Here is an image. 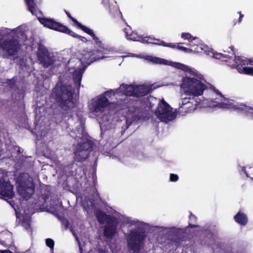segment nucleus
Masks as SVG:
<instances>
[{"label": "nucleus", "mask_w": 253, "mask_h": 253, "mask_svg": "<svg viewBox=\"0 0 253 253\" xmlns=\"http://www.w3.org/2000/svg\"><path fill=\"white\" fill-rule=\"evenodd\" d=\"M78 244H79L80 252H81V253H83V248L81 247V243L79 241H78Z\"/></svg>", "instance_id": "obj_30"}, {"label": "nucleus", "mask_w": 253, "mask_h": 253, "mask_svg": "<svg viewBox=\"0 0 253 253\" xmlns=\"http://www.w3.org/2000/svg\"><path fill=\"white\" fill-rule=\"evenodd\" d=\"M235 221L241 225H245L247 222V218L246 215L241 212H239L234 217Z\"/></svg>", "instance_id": "obj_18"}, {"label": "nucleus", "mask_w": 253, "mask_h": 253, "mask_svg": "<svg viewBox=\"0 0 253 253\" xmlns=\"http://www.w3.org/2000/svg\"><path fill=\"white\" fill-rule=\"evenodd\" d=\"M193 49L188 48L184 46L177 45V48L186 53L199 52L203 51L205 53L210 57L225 61L228 65L233 68H236L241 74L253 75V68L247 66H253V60L247 59L243 56H235L232 46L230 47L229 50L220 53L214 52L212 48L202 43L197 37L193 38L187 44Z\"/></svg>", "instance_id": "obj_3"}, {"label": "nucleus", "mask_w": 253, "mask_h": 253, "mask_svg": "<svg viewBox=\"0 0 253 253\" xmlns=\"http://www.w3.org/2000/svg\"><path fill=\"white\" fill-rule=\"evenodd\" d=\"M104 119H106L107 117L103 116L102 117V120H100L99 121L100 125V128H101V131H103L104 127L107 126V123L104 121Z\"/></svg>", "instance_id": "obj_25"}, {"label": "nucleus", "mask_w": 253, "mask_h": 253, "mask_svg": "<svg viewBox=\"0 0 253 253\" xmlns=\"http://www.w3.org/2000/svg\"><path fill=\"white\" fill-rule=\"evenodd\" d=\"M109 248H110L111 251H112V253H117V252L119 249V247L115 243H112L110 246Z\"/></svg>", "instance_id": "obj_26"}, {"label": "nucleus", "mask_w": 253, "mask_h": 253, "mask_svg": "<svg viewBox=\"0 0 253 253\" xmlns=\"http://www.w3.org/2000/svg\"><path fill=\"white\" fill-rule=\"evenodd\" d=\"M96 216L98 222L100 224H104L105 222H109V217L104 212L101 211H97L96 212Z\"/></svg>", "instance_id": "obj_17"}, {"label": "nucleus", "mask_w": 253, "mask_h": 253, "mask_svg": "<svg viewBox=\"0 0 253 253\" xmlns=\"http://www.w3.org/2000/svg\"><path fill=\"white\" fill-rule=\"evenodd\" d=\"M115 231L116 226L113 224L110 225V224L108 223L104 229V233L105 236L111 237L114 236L115 233Z\"/></svg>", "instance_id": "obj_16"}, {"label": "nucleus", "mask_w": 253, "mask_h": 253, "mask_svg": "<svg viewBox=\"0 0 253 253\" xmlns=\"http://www.w3.org/2000/svg\"><path fill=\"white\" fill-rule=\"evenodd\" d=\"M139 110L138 109H131L128 111L126 115V123L127 125H130L133 122L137 121L141 119L139 115Z\"/></svg>", "instance_id": "obj_14"}, {"label": "nucleus", "mask_w": 253, "mask_h": 253, "mask_svg": "<svg viewBox=\"0 0 253 253\" xmlns=\"http://www.w3.org/2000/svg\"><path fill=\"white\" fill-rule=\"evenodd\" d=\"M152 90L150 85H126L123 84L120 87L112 89L92 99L88 102V109L90 115L99 117L106 110L110 102H114V98H117L122 95L139 97L144 96Z\"/></svg>", "instance_id": "obj_4"}, {"label": "nucleus", "mask_w": 253, "mask_h": 253, "mask_svg": "<svg viewBox=\"0 0 253 253\" xmlns=\"http://www.w3.org/2000/svg\"><path fill=\"white\" fill-rule=\"evenodd\" d=\"M181 38L183 40H189L192 38H193V37H192V36H191V35L190 33H186V32H183V33H182L181 34Z\"/></svg>", "instance_id": "obj_22"}, {"label": "nucleus", "mask_w": 253, "mask_h": 253, "mask_svg": "<svg viewBox=\"0 0 253 253\" xmlns=\"http://www.w3.org/2000/svg\"><path fill=\"white\" fill-rule=\"evenodd\" d=\"M242 171L246 173L247 177H250L251 180H253V167H250L247 171L245 168H242Z\"/></svg>", "instance_id": "obj_19"}, {"label": "nucleus", "mask_w": 253, "mask_h": 253, "mask_svg": "<svg viewBox=\"0 0 253 253\" xmlns=\"http://www.w3.org/2000/svg\"><path fill=\"white\" fill-rule=\"evenodd\" d=\"M110 1V0H102V3L106 7L111 9L112 7H114V5H113V3L111 4Z\"/></svg>", "instance_id": "obj_24"}, {"label": "nucleus", "mask_w": 253, "mask_h": 253, "mask_svg": "<svg viewBox=\"0 0 253 253\" xmlns=\"http://www.w3.org/2000/svg\"><path fill=\"white\" fill-rule=\"evenodd\" d=\"M80 139V141L78 140L80 143L75 151V159L78 161H84L87 158L88 150L91 147V142L88 141L86 135H84L83 137Z\"/></svg>", "instance_id": "obj_10"}, {"label": "nucleus", "mask_w": 253, "mask_h": 253, "mask_svg": "<svg viewBox=\"0 0 253 253\" xmlns=\"http://www.w3.org/2000/svg\"><path fill=\"white\" fill-rule=\"evenodd\" d=\"M37 57L44 67H48L51 64V60L46 48L42 44H39Z\"/></svg>", "instance_id": "obj_12"}, {"label": "nucleus", "mask_w": 253, "mask_h": 253, "mask_svg": "<svg viewBox=\"0 0 253 253\" xmlns=\"http://www.w3.org/2000/svg\"><path fill=\"white\" fill-rule=\"evenodd\" d=\"M157 101V99L153 97H149L147 98L146 100V104L149 108H152L153 105H152V103L153 102Z\"/></svg>", "instance_id": "obj_21"}, {"label": "nucleus", "mask_w": 253, "mask_h": 253, "mask_svg": "<svg viewBox=\"0 0 253 253\" xmlns=\"http://www.w3.org/2000/svg\"><path fill=\"white\" fill-rule=\"evenodd\" d=\"M0 195L10 199L13 196V187L7 181H0Z\"/></svg>", "instance_id": "obj_13"}, {"label": "nucleus", "mask_w": 253, "mask_h": 253, "mask_svg": "<svg viewBox=\"0 0 253 253\" xmlns=\"http://www.w3.org/2000/svg\"><path fill=\"white\" fill-rule=\"evenodd\" d=\"M32 178L26 173L21 174L17 179V192L26 200L34 193V184Z\"/></svg>", "instance_id": "obj_8"}, {"label": "nucleus", "mask_w": 253, "mask_h": 253, "mask_svg": "<svg viewBox=\"0 0 253 253\" xmlns=\"http://www.w3.org/2000/svg\"><path fill=\"white\" fill-rule=\"evenodd\" d=\"M238 13L240 15V17L239 18V21L238 22H239V23H241L242 20V18L244 17V15L242 14L240 11L238 12Z\"/></svg>", "instance_id": "obj_29"}, {"label": "nucleus", "mask_w": 253, "mask_h": 253, "mask_svg": "<svg viewBox=\"0 0 253 253\" xmlns=\"http://www.w3.org/2000/svg\"><path fill=\"white\" fill-rule=\"evenodd\" d=\"M45 243L47 246L49 247L51 250L53 249L54 243L53 240L50 238L47 239H46Z\"/></svg>", "instance_id": "obj_23"}, {"label": "nucleus", "mask_w": 253, "mask_h": 253, "mask_svg": "<svg viewBox=\"0 0 253 253\" xmlns=\"http://www.w3.org/2000/svg\"><path fill=\"white\" fill-rule=\"evenodd\" d=\"M124 31L126 34V37L127 40H132L133 41H139L142 43H152L153 40L159 41L158 40L155 39L152 37H142L137 34L135 32L131 31V28L129 26H127L125 28Z\"/></svg>", "instance_id": "obj_11"}, {"label": "nucleus", "mask_w": 253, "mask_h": 253, "mask_svg": "<svg viewBox=\"0 0 253 253\" xmlns=\"http://www.w3.org/2000/svg\"><path fill=\"white\" fill-rule=\"evenodd\" d=\"M179 177L176 174L171 173L169 176L170 181L171 182H176L178 180Z\"/></svg>", "instance_id": "obj_27"}, {"label": "nucleus", "mask_w": 253, "mask_h": 253, "mask_svg": "<svg viewBox=\"0 0 253 253\" xmlns=\"http://www.w3.org/2000/svg\"><path fill=\"white\" fill-rule=\"evenodd\" d=\"M124 222L128 225V227H134V229L130 230L127 238L128 247L133 253H137L141 249L143 241L145 238L144 233L139 230L142 226V223L137 219H132L127 217L123 216Z\"/></svg>", "instance_id": "obj_6"}, {"label": "nucleus", "mask_w": 253, "mask_h": 253, "mask_svg": "<svg viewBox=\"0 0 253 253\" xmlns=\"http://www.w3.org/2000/svg\"><path fill=\"white\" fill-rule=\"evenodd\" d=\"M66 13L79 28L91 36L95 44V48L92 50L84 51L79 57L72 56L66 65L67 75L72 76L78 87H80L82 75L86 67L96 60L113 57L116 50L114 47L105 46L92 30L79 23L69 12H66Z\"/></svg>", "instance_id": "obj_2"}, {"label": "nucleus", "mask_w": 253, "mask_h": 253, "mask_svg": "<svg viewBox=\"0 0 253 253\" xmlns=\"http://www.w3.org/2000/svg\"><path fill=\"white\" fill-rule=\"evenodd\" d=\"M156 116L162 122H168L174 119L176 114L170 106L164 99L159 100L155 111Z\"/></svg>", "instance_id": "obj_9"}, {"label": "nucleus", "mask_w": 253, "mask_h": 253, "mask_svg": "<svg viewBox=\"0 0 253 253\" xmlns=\"http://www.w3.org/2000/svg\"><path fill=\"white\" fill-rule=\"evenodd\" d=\"M152 43H154V44H157L161 45H163L164 46L169 47L172 48H177V46L174 43H167L163 41H161L160 43H156V42H152Z\"/></svg>", "instance_id": "obj_20"}, {"label": "nucleus", "mask_w": 253, "mask_h": 253, "mask_svg": "<svg viewBox=\"0 0 253 253\" xmlns=\"http://www.w3.org/2000/svg\"><path fill=\"white\" fill-rule=\"evenodd\" d=\"M196 219V217L195 215L191 214L190 216V219L191 221L192 220H195Z\"/></svg>", "instance_id": "obj_31"}, {"label": "nucleus", "mask_w": 253, "mask_h": 253, "mask_svg": "<svg viewBox=\"0 0 253 253\" xmlns=\"http://www.w3.org/2000/svg\"><path fill=\"white\" fill-rule=\"evenodd\" d=\"M14 209L15 211L16 215L17 218L22 220L23 226L25 228H28L30 225V216L33 213V211H26L22 213L23 214L24 213V215H22V213L20 212H18L17 209H16L14 207Z\"/></svg>", "instance_id": "obj_15"}, {"label": "nucleus", "mask_w": 253, "mask_h": 253, "mask_svg": "<svg viewBox=\"0 0 253 253\" xmlns=\"http://www.w3.org/2000/svg\"><path fill=\"white\" fill-rule=\"evenodd\" d=\"M98 253H109L106 247H100L98 249Z\"/></svg>", "instance_id": "obj_28"}, {"label": "nucleus", "mask_w": 253, "mask_h": 253, "mask_svg": "<svg viewBox=\"0 0 253 253\" xmlns=\"http://www.w3.org/2000/svg\"><path fill=\"white\" fill-rule=\"evenodd\" d=\"M74 91L70 85L64 84L61 86L60 83H58L54 88L53 93L55 94L56 99L63 109H72L75 106L76 99Z\"/></svg>", "instance_id": "obj_7"}, {"label": "nucleus", "mask_w": 253, "mask_h": 253, "mask_svg": "<svg viewBox=\"0 0 253 253\" xmlns=\"http://www.w3.org/2000/svg\"><path fill=\"white\" fill-rule=\"evenodd\" d=\"M131 56L143 58L149 63L171 66L181 69L190 75L182 79L181 87V101L179 103L178 112L182 115L191 113L198 108H209L212 109L222 108L241 111L253 118V107L238 103L224 97L215 88L209 91V96L204 98V92L208 88L207 82L204 76L197 70L186 65L171 62L151 55Z\"/></svg>", "instance_id": "obj_1"}, {"label": "nucleus", "mask_w": 253, "mask_h": 253, "mask_svg": "<svg viewBox=\"0 0 253 253\" xmlns=\"http://www.w3.org/2000/svg\"><path fill=\"white\" fill-rule=\"evenodd\" d=\"M24 26L11 29L7 28H0V49L3 56L9 57L15 55L19 48L18 41L16 39L23 34Z\"/></svg>", "instance_id": "obj_5"}]
</instances>
